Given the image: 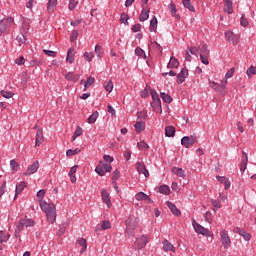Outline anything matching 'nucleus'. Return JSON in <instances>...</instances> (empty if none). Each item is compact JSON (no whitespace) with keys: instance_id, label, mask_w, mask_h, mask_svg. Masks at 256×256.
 I'll use <instances>...</instances> for the list:
<instances>
[{"instance_id":"f257e3e1","label":"nucleus","mask_w":256,"mask_h":256,"mask_svg":"<svg viewBox=\"0 0 256 256\" xmlns=\"http://www.w3.org/2000/svg\"><path fill=\"white\" fill-rule=\"evenodd\" d=\"M40 207H41L42 211H44V213H46L48 222L51 224L55 223V221L57 219V212H56L55 204L41 201Z\"/></svg>"},{"instance_id":"f03ea898","label":"nucleus","mask_w":256,"mask_h":256,"mask_svg":"<svg viewBox=\"0 0 256 256\" xmlns=\"http://www.w3.org/2000/svg\"><path fill=\"white\" fill-rule=\"evenodd\" d=\"M150 95L152 97L151 107L155 113H163V107L161 106V98H159V93L155 90H150Z\"/></svg>"},{"instance_id":"7ed1b4c3","label":"nucleus","mask_w":256,"mask_h":256,"mask_svg":"<svg viewBox=\"0 0 256 256\" xmlns=\"http://www.w3.org/2000/svg\"><path fill=\"white\" fill-rule=\"evenodd\" d=\"M138 119L136 123L134 124L135 129H145V121L142 119H147V112L140 111L137 113Z\"/></svg>"},{"instance_id":"20e7f679","label":"nucleus","mask_w":256,"mask_h":256,"mask_svg":"<svg viewBox=\"0 0 256 256\" xmlns=\"http://www.w3.org/2000/svg\"><path fill=\"white\" fill-rule=\"evenodd\" d=\"M197 143V136L191 135L189 136H184L181 139V145H183L186 149H189L191 145H195Z\"/></svg>"},{"instance_id":"39448f33","label":"nucleus","mask_w":256,"mask_h":256,"mask_svg":"<svg viewBox=\"0 0 256 256\" xmlns=\"http://www.w3.org/2000/svg\"><path fill=\"white\" fill-rule=\"evenodd\" d=\"M149 243V236L142 235L141 237L136 239L135 247L137 251H141L147 244Z\"/></svg>"},{"instance_id":"423d86ee","label":"nucleus","mask_w":256,"mask_h":256,"mask_svg":"<svg viewBox=\"0 0 256 256\" xmlns=\"http://www.w3.org/2000/svg\"><path fill=\"white\" fill-rule=\"evenodd\" d=\"M220 237L224 249H229L231 247V238L229 234H227V231L221 230Z\"/></svg>"},{"instance_id":"0eeeda50","label":"nucleus","mask_w":256,"mask_h":256,"mask_svg":"<svg viewBox=\"0 0 256 256\" xmlns=\"http://www.w3.org/2000/svg\"><path fill=\"white\" fill-rule=\"evenodd\" d=\"M189 77V70L187 67H184L181 69L180 73L177 75L176 83L178 85H181L182 83H185V79Z\"/></svg>"},{"instance_id":"6e6552de","label":"nucleus","mask_w":256,"mask_h":256,"mask_svg":"<svg viewBox=\"0 0 256 256\" xmlns=\"http://www.w3.org/2000/svg\"><path fill=\"white\" fill-rule=\"evenodd\" d=\"M137 225H139V218L135 217V216H129L126 219V227L127 229H135V227H137Z\"/></svg>"},{"instance_id":"1a4fd4ad","label":"nucleus","mask_w":256,"mask_h":256,"mask_svg":"<svg viewBox=\"0 0 256 256\" xmlns=\"http://www.w3.org/2000/svg\"><path fill=\"white\" fill-rule=\"evenodd\" d=\"M194 231L198 233V235H203V237H211V231L203 227L201 224L196 225V228H194Z\"/></svg>"},{"instance_id":"9d476101","label":"nucleus","mask_w":256,"mask_h":256,"mask_svg":"<svg viewBox=\"0 0 256 256\" xmlns=\"http://www.w3.org/2000/svg\"><path fill=\"white\" fill-rule=\"evenodd\" d=\"M39 170V161H35L32 165H30L27 170L24 172L25 176L33 175L34 173H37Z\"/></svg>"},{"instance_id":"9b49d317","label":"nucleus","mask_w":256,"mask_h":256,"mask_svg":"<svg viewBox=\"0 0 256 256\" xmlns=\"http://www.w3.org/2000/svg\"><path fill=\"white\" fill-rule=\"evenodd\" d=\"M149 13H151V10L149 8H145V6L142 4V11L139 16V21L143 23L144 21H147L149 19Z\"/></svg>"},{"instance_id":"f8f14e48","label":"nucleus","mask_w":256,"mask_h":256,"mask_svg":"<svg viewBox=\"0 0 256 256\" xmlns=\"http://www.w3.org/2000/svg\"><path fill=\"white\" fill-rule=\"evenodd\" d=\"M210 87H212L220 95H226V93H227V92H225L224 85H221L219 83L210 82Z\"/></svg>"},{"instance_id":"ddd939ff","label":"nucleus","mask_w":256,"mask_h":256,"mask_svg":"<svg viewBox=\"0 0 256 256\" xmlns=\"http://www.w3.org/2000/svg\"><path fill=\"white\" fill-rule=\"evenodd\" d=\"M136 169L138 171V173L144 175V177H149V170H147V168L145 167V164L141 163V162H137L136 163Z\"/></svg>"},{"instance_id":"4468645a","label":"nucleus","mask_w":256,"mask_h":256,"mask_svg":"<svg viewBox=\"0 0 256 256\" xmlns=\"http://www.w3.org/2000/svg\"><path fill=\"white\" fill-rule=\"evenodd\" d=\"M166 205L168 209H170L171 213H173V215H176V217L181 216V210H179L174 203H172L171 201H167Z\"/></svg>"},{"instance_id":"2eb2a0df","label":"nucleus","mask_w":256,"mask_h":256,"mask_svg":"<svg viewBox=\"0 0 256 256\" xmlns=\"http://www.w3.org/2000/svg\"><path fill=\"white\" fill-rule=\"evenodd\" d=\"M234 233H238V235H241L245 239V241H251V234L247 233L245 229L242 228H234Z\"/></svg>"},{"instance_id":"dca6fc26","label":"nucleus","mask_w":256,"mask_h":256,"mask_svg":"<svg viewBox=\"0 0 256 256\" xmlns=\"http://www.w3.org/2000/svg\"><path fill=\"white\" fill-rule=\"evenodd\" d=\"M43 141H45V137H43V130L38 129L36 133V141H35L36 147H40Z\"/></svg>"},{"instance_id":"f3484780","label":"nucleus","mask_w":256,"mask_h":256,"mask_svg":"<svg viewBox=\"0 0 256 256\" xmlns=\"http://www.w3.org/2000/svg\"><path fill=\"white\" fill-rule=\"evenodd\" d=\"M25 187H27V183H25V181H22L21 183L16 185L14 199H17V196L23 193V190L25 189Z\"/></svg>"},{"instance_id":"a211bd4d","label":"nucleus","mask_w":256,"mask_h":256,"mask_svg":"<svg viewBox=\"0 0 256 256\" xmlns=\"http://www.w3.org/2000/svg\"><path fill=\"white\" fill-rule=\"evenodd\" d=\"M102 195V201L107 205V207H111V198L109 197V193H107V190L103 189L101 191Z\"/></svg>"},{"instance_id":"6ab92c4d","label":"nucleus","mask_w":256,"mask_h":256,"mask_svg":"<svg viewBox=\"0 0 256 256\" xmlns=\"http://www.w3.org/2000/svg\"><path fill=\"white\" fill-rule=\"evenodd\" d=\"M66 61H68L70 64H73L75 61V48L71 47L68 49Z\"/></svg>"},{"instance_id":"aec40b11","label":"nucleus","mask_w":256,"mask_h":256,"mask_svg":"<svg viewBox=\"0 0 256 256\" xmlns=\"http://www.w3.org/2000/svg\"><path fill=\"white\" fill-rule=\"evenodd\" d=\"M137 201H149V203H153V200L149 197V195L145 194L144 192H139L135 196Z\"/></svg>"},{"instance_id":"412c9836","label":"nucleus","mask_w":256,"mask_h":256,"mask_svg":"<svg viewBox=\"0 0 256 256\" xmlns=\"http://www.w3.org/2000/svg\"><path fill=\"white\" fill-rule=\"evenodd\" d=\"M81 75L79 74H74L73 72H68L65 75V79H67V81H73V83H77V81H79Z\"/></svg>"},{"instance_id":"4be33fe9","label":"nucleus","mask_w":256,"mask_h":256,"mask_svg":"<svg viewBox=\"0 0 256 256\" xmlns=\"http://www.w3.org/2000/svg\"><path fill=\"white\" fill-rule=\"evenodd\" d=\"M168 69H178L179 68V60L177 58L171 56L170 61L167 64Z\"/></svg>"},{"instance_id":"5701e85b","label":"nucleus","mask_w":256,"mask_h":256,"mask_svg":"<svg viewBox=\"0 0 256 256\" xmlns=\"http://www.w3.org/2000/svg\"><path fill=\"white\" fill-rule=\"evenodd\" d=\"M163 251H165L167 253V251H172L173 253H175V246H173L171 244V242H169V240H164L163 241Z\"/></svg>"},{"instance_id":"b1692460","label":"nucleus","mask_w":256,"mask_h":256,"mask_svg":"<svg viewBox=\"0 0 256 256\" xmlns=\"http://www.w3.org/2000/svg\"><path fill=\"white\" fill-rule=\"evenodd\" d=\"M172 173H174V175H177V177H182V179H185L186 177L185 170H183V168L173 167Z\"/></svg>"},{"instance_id":"393cba45","label":"nucleus","mask_w":256,"mask_h":256,"mask_svg":"<svg viewBox=\"0 0 256 256\" xmlns=\"http://www.w3.org/2000/svg\"><path fill=\"white\" fill-rule=\"evenodd\" d=\"M169 11L172 13V17H175L176 19H181V16L177 14V7L174 3H171L168 5Z\"/></svg>"},{"instance_id":"a878e982","label":"nucleus","mask_w":256,"mask_h":256,"mask_svg":"<svg viewBox=\"0 0 256 256\" xmlns=\"http://www.w3.org/2000/svg\"><path fill=\"white\" fill-rule=\"evenodd\" d=\"M160 97L164 103H168V104L173 103V97H171V95L165 92H161Z\"/></svg>"},{"instance_id":"bb28decb","label":"nucleus","mask_w":256,"mask_h":256,"mask_svg":"<svg viewBox=\"0 0 256 256\" xmlns=\"http://www.w3.org/2000/svg\"><path fill=\"white\" fill-rule=\"evenodd\" d=\"M55 7H57V0H49L47 3L48 13H53V11H55Z\"/></svg>"},{"instance_id":"cd10ccee","label":"nucleus","mask_w":256,"mask_h":256,"mask_svg":"<svg viewBox=\"0 0 256 256\" xmlns=\"http://www.w3.org/2000/svg\"><path fill=\"white\" fill-rule=\"evenodd\" d=\"M159 21H157V17L153 16V18L150 20V31H154V33H157V25Z\"/></svg>"},{"instance_id":"c85d7f7f","label":"nucleus","mask_w":256,"mask_h":256,"mask_svg":"<svg viewBox=\"0 0 256 256\" xmlns=\"http://www.w3.org/2000/svg\"><path fill=\"white\" fill-rule=\"evenodd\" d=\"M198 53H200V55H205L206 57H209V46H207V44H203L202 47H199Z\"/></svg>"},{"instance_id":"c756f323","label":"nucleus","mask_w":256,"mask_h":256,"mask_svg":"<svg viewBox=\"0 0 256 256\" xmlns=\"http://www.w3.org/2000/svg\"><path fill=\"white\" fill-rule=\"evenodd\" d=\"M182 4L185 9H189L192 13H195V6L191 4V0H182Z\"/></svg>"},{"instance_id":"7c9ffc66","label":"nucleus","mask_w":256,"mask_h":256,"mask_svg":"<svg viewBox=\"0 0 256 256\" xmlns=\"http://www.w3.org/2000/svg\"><path fill=\"white\" fill-rule=\"evenodd\" d=\"M78 245L82 247L80 253H85L87 251V240L85 238H81L78 240Z\"/></svg>"},{"instance_id":"2f4dec72","label":"nucleus","mask_w":256,"mask_h":256,"mask_svg":"<svg viewBox=\"0 0 256 256\" xmlns=\"http://www.w3.org/2000/svg\"><path fill=\"white\" fill-rule=\"evenodd\" d=\"M158 191L162 195H169V193H171V188H169V186L167 185H162V186H159Z\"/></svg>"},{"instance_id":"473e14b6","label":"nucleus","mask_w":256,"mask_h":256,"mask_svg":"<svg viewBox=\"0 0 256 256\" xmlns=\"http://www.w3.org/2000/svg\"><path fill=\"white\" fill-rule=\"evenodd\" d=\"M94 53L97 55L98 59H102L103 48L101 47V45H99V44L95 45Z\"/></svg>"},{"instance_id":"72a5a7b5","label":"nucleus","mask_w":256,"mask_h":256,"mask_svg":"<svg viewBox=\"0 0 256 256\" xmlns=\"http://www.w3.org/2000/svg\"><path fill=\"white\" fill-rule=\"evenodd\" d=\"M224 11H225V13H228V15L233 14V2L225 3Z\"/></svg>"},{"instance_id":"f704fd0d","label":"nucleus","mask_w":256,"mask_h":256,"mask_svg":"<svg viewBox=\"0 0 256 256\" xmlns=\"http://www.w3.org/2000/svg\"><path fill=\"white\" fill-rule=\"evenodd\" d=\"M120 23H123L124 25H129V15L127 13H122L120 16Z\"/></svg>"},{"instance_id":"c9c22d12","label":"nucleus","mask_w":256,"mask_h":256,"mask_svg":"<svg viewBox=\"0 0 256 256\" xmlns=\"http://www.w3.org/2000/svg\"><path fill=\"white\" fill-rule=\"evenodd\" d=\"M104 89L108 93H111V91H113V81L109 80L108 82H104Z\"/></svg>"},{"instance_id":"e433bc0d","label":"nucleus","mask_w":256,"mask_h":256,"mask_svg":"<svg viewBox=\"0 0 256 256\" xmlns=\"http://www.w3.org/2000/svg\"><path fill=\"white\" fill-rule=\"evenodd\" d=\"M97 117H99V112H97V111L93 112V113L89 116V118H88V123H90V124L95 123V121H97Z\"/></svg>"},{"instance_id":"4c0bfd02","label":"nucleus","mask_w":256,"mask_h":256,"mask_svg":"<svg viewBox=\"0 0 256 256\" xmlns=\"http://www.w3.org/2000/svg\"><path fill=\"white\" fill-rule=\"evenodd\" d=\"M9 237H11V234L4 235V232L0 231V243H7L9 241Z\"/></svg>"},{"instance_id":"58836bf2","label":"nucleus","mask_w":256,"mask_h":256,"mask_svg":"<svg viewBox=\"0 0 256 256\" xmlns=\"http://www.w3.org/2000/svg\"><path fill=\"white\" fill-rule=\"evenodd\" d=\"M78 153H81V149H79V148H76V149H68L67 151H66V155H67V157H71V155H78Z\"/></svg>"},{"instance_id":"ea45409f","label":"nucleus","mask_w":256,"mask_h":256,"mask_svg":"<svg viewBox=\"0 0 256 256\" xmlns=\"http://www.w3.org/2000/svg\"><path fill=\"white\" fill-rule=\"evenodd\" d=\"M137 147L138 149L140 150H143V149H149V144L145 142V140H141L140 142L137 143Z\"/></svg>"},{"instance_id":"a19ab883","label":"nucleus","mask_w":256,"mask_h":256,"mask_svg":"<svg viewBox=\"0 0 256 256\" xmlns=\"http://www.w3.org/2000/svg\"><path fill=\"white\" fill-rule=\"evenodd\" d=\"M95 171L98 175H100V177L105 176V169L103 168V166L97 165Z\"/></svg>"},{"instance_id":"79ce46f5","label":"nucleus","mask_w":256,"mask_h":256,"mask_svg":"<svg viewBox=\"0 0 256 256\" xmlns=\"http://www.w3.org/2000/svg\"><path fill=\"white\" fill-rule=\"evenodd\" d=\"M240 25L242 27H248L249 26V20H247V18H245V14H242L241 15V18H240Z\"/></svg>"},{"instance_id":"37998d69","label":"nucleus","mask_w":256,"mask_h":256,"mask_svg":"<svg viewBox=\"0 0 256 256\" xmlns=\"http://www.w3.org/2000/svg\"><path fill=\"white\" fill-rule=\"evenodd\" d=\"M0 93H1L2 97H4L5 99H11V97H13V95H15V93L5 91V90H2Z\"/></svg>"},{"instance_id":"c03bdc74","label":"nucleus","mask_w":256,"mask_h":256,"mask_svg":"<svg viewBox=\"0 0 256 256\" xmlns=\"http://www.w3.org/2000/svg\"><path fill=\"white\" fill-rule=\"evenodd\" d=\"M246 75H248L249 79H251V75H256V67L250 66V68L247 69Z\"/></svg>"},{"instance_id":"a18cd8bd","label":"nucleus","mask_w":256,"mask_h":256,"mask_svg":"<svg viewBox=\"0 0 256 256\" xmlns=\"http://www.w3.org/2000/svg\"><path fill=\"white\" fill-rule=\"evenodd\" d=\"M83 57L88 61V63H91V61H93V57H95V55L93 54V52H85Z\"/></svg>"},{"instance_id":"49530a36","label":"nucleus","mask_w":256,"mask_h":256,"mask_svg":"<svg viewBox=\"0 0 256 256\" xmlns=\"http://www.w3.org/2000/svg\"><path fill=\"white\" fill-rule=\"evenodd\" d=\"M16 227L18 231H23V229L25 228V222L23 219H20L18 222H16Z\"/></svg>"},{"instance_id":"de8ad7c7","label":"nucleus","mask_w":256,"mask_h":256,"mask_svg":"<svg viewBox=\"0 0 256 256\" xmlns=\"http://www.w3.org/2000/svg\"><path fill=\"white\" fill-rule=\"evenodd\" d=\"M43 53H44V55H47L48 57H57V52H55L53 50L43 49Z\"/></svg>"},{"instance_id":"09e8293b","label":"nucleus","mask_w":256,"mask_h":256,"mask_svg":"<svg viewBox=\"0 0 256 256\" xmlns=\"http://www.w3.org/2000/svg\"><path fill=\"white\" fill-rule=\"evenodd\" d=\"M79 37V31L73 30L70 35V41L71 43L75 42V40Z\"/></svg>"},{"instance_id":"8fccbe9b","label":"nucleus","mask_w":256,"mask_h":256,"mask_svg":"<svg viewBox=\"0 0 256 256\" xmlns=\"http://www.w3.org/2000/svg\"><path fill=\"white\" fill-rule=\"evenodd\" d=\"M25 227H35V222L32 219H22Z\"/></svg>"},{"instance_id":"3c124183","label":"nucleus","mask_w":256,"mask_h":256,"mask_svg":"<svg viewBox=\"0 0 256 256\" xmlns=\"http://www.w3.org/2000/svg\"><path fill=\"white\" fill-rule=\"evenodd\" d=\"M8 24L7 22H5L4 20H1L0 21V32L3 33L5 31H7V28H8Z\"/></svg>"},{"instance_id":"603ef678","label":"nucleus","mask_w":256,"mask_h":256,"mask_svg":"<svg viewBox=\"0 0 256 256\" xmlns=\"http://www.w3.org/2000/svg\"><path fill=\"white\" fill-rule=\"evenodd\" d=\"M81 135H83V129H76L72 136V141H75V139H77V137H81Z\"/></svg>"},{"instance_id":"864d4df0","label":"nucleus","mask_w":256,"mask_h":256,"mask_svg":"<svg viewBox=\"0 0 256 256\" xmlns=\"http://www.w3.org/2000/svg\"><path fill=\"white\" fill-rule=\"evenodd\" d=\"M10 167H11L12 171H18L19 163H17V161H15V160H11Z\"/></svg>"},{"instance_id":"5fc2aeb1","label":"nucleus","mask_w":256,"mask_h":256,"mask_svg":"<svg viewBox=\"0 0 256 256\" xmlns=\"http://www.w3.org/2000/svg\"><path fill=\"white\" fill-rule=\"evenodd\" d=\"M93 83H95V78L90 76L87 78L84 85H86V87H91V85H93Z\"/></svg>"},{"instance_id":"6e6d98bb","label":"nucleus","mask_w":256,"mask_h":256,"mask_svg":"<svg viewBox=\"0 0 256 256\" xmlns=\"http://www.w3.org/2000/svg\"><path fill=\"white\" fill-rule=\"evenodd\" d=\"M200 60H201V63H203V65H209V56L200 54Z\"/></svg>"},{"instance_id":"4d7b16f0","label":"nucleus","mask_w":256,"mask_h":256,"mask_svg":"<svg viewBox=\"0 0 256 256\" xmlns=\"http://www.w3.org/2000/svg\"><path fill=\"white\" fill-rule=\"evenodd\" d=\"M135 55H137L138 57H143V55H145V50H143V48L141 47H136Z\"/></svg>"},{"instance_id":"13d9d810","label":"nucleus","mask_w":256,"mask_h":256,"mask_svg":"<svg viewBox=\"0 0 256 256\" xmlns=\"http://www.w3.org/2000/svg\"><path fill=\"white\" fill-rule=\"evenodd\" d=\"M16 41L19 43V45H23V43H25L26 38L25 35L20 34L16 37Z\"/></svg>"},{"instance_id":"bf43d9fd","label":"nucleus","mask_w":256,"mask_h":256,"mask_svg":"<svg viewBox=\"0 0 256 256\" xmlns=\"http://www.w3.org/2000/svg\"><path fill=\"white\" fill-rule=\"evenodd\" d=\"M175 129H165V135L167 137H175Z\"/></svg>"},{"instance_id":"052dcab7","label":"nucleus","mask_w":256,"mask_h":256,"mask_svg":"<svg viewBox=\"0 0 256 256\" xmlns=\"http://www.w3.org/2000/svg\"><path fill=\"white\" fill-rule=\"evenodd\" d=\"M102 229H103V231H105L107 229H111V222L104 220L102 222Z\"/></svg>"},{"instance_id":"680f3d73","label":"nucleus","mask_w":256,"mask_h":256,"mask_svg":"<svg viewBox=\"0 0 256 256\" xmlns=\"http://www.w3.org/2000/svg\"><path fill=\"white\" fill-rule=\"evenodd\" d=\"M75 7H77V0H70L69 5H68V9L70 11H73V9H75Z\"/></svg>"},{"instance_id":"e2e57ef3","label":"nucleus","mask_w":256,"mask_h":256,"mask_svg":"<svg viewBox=\"0 0 256 256\" xmlns=\"http://www.w3.org/2000/svg\"><path fill=\"white\" fill-rule=\"evenodd\" d=\"M211 203L216 209H221V202L219 200L212 199Z\"/></svg>"},{"instance_id":"0e129e2a","label":"nucleus","mask_w":256,"mask_h":256,"mask_svg":"<svg viewBox=\"0 0 256 256\" xmlns=\"http://www.w3.org/2000/svg\"><path fill=\"white\" fill-rule=\"evenodd\" d=\"M141 24H134L133 26H132V32L133 33H139V31H141Z\"/></svg>"},{"instance_id":"69168bd1","label":"nucleus","mask_w":256,"mask_h":256,"mask_svg":"<svg viewBox=\"0 0 256 256\" xmlns=\"http://www.w3.org/2000/svg\"><path fill=\"white\" fill-rule=\"evenodd\" d=\"M121 177V172H119L117 169L113 172L112 180L117 181Z\"/></svg>"},{"instance_id":"338daca9","label":"nucleus","mask_w":256,"mask_h":256,"mask_svg":"<svg viewBox=\"0 0 256 256\" xmlns=\"http://www.w3.org/2000/svg\"><path fill=\"white\" fill-rule=\"evenodd\" d=\"M235 73V68H231L230 70H228V72L225 75V79H231V77H233V74Z\"/></svg>"},{"instance_id":"774afa93","label":"nucleus","mask_w":256,"mask_h":256,"mask_svg":"<svg viewBox=\"0 0 256 256\" xmlns=\"http://www.w3.org/2000/svg\"><path fill=\"white\" fill-rule=\"evenodd\" d=\"M217 181H219V183L225 184L229 178L225 177V176H216Z\"/></svg>"}]
</instances>
